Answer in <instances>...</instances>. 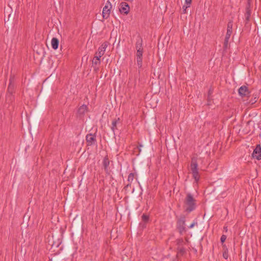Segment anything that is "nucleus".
I'll list each match as a JSON object with an SVG mask.
<instances>
[{
    "instance_id": "nucleus-1",
    "label": "nucleus",
    "mask_w": 261,
    "mask_h": 261,
    "mask_svg": "<svg viewBox=\"0 0 261 261\" xmlns=\"http://www.w3.org/2000/svg\"><path fill=\"white\" fill-rule=\"evenodd\" d=\"M81 222V216L76 215L72 222L71 238L76 249L78 248V245L81 244L82 239Z\"/></svg>"
},
{
    "instance_id": "nucleus-2",
    "label": "nucleus",
    "mask_w": 261,
    "mask_h": 261,
    "mask_svg": "<svg viewBox=\"0 0 261 261\" xmlns=\"http://www.w3.org/2000/svg\"><path fill=\"white\" fill-rule=\"evenodd\" d=\"M197 160V156H193L191 159V163L190 164V168L193 177L196 182H197L200 179V175L198 169Z\"/></svg>"
},
{
    "instance_id": "nucleus-3",
    "label": "nucleus",
    "mask_w": 261,
    "mask_h": 261,
    "mask_svg": "<svg viewBox=\"0 0 261 261\" xmlns=\"http://www.w3.org/2000/svg\"><path fill=\"white\" fill-rule=\"evenodd\" d=\"M185 204L187 206L186 211L190 213L194 211L196 208L195 200L192 195L188 193L185 198Z\"/></svg>"
},
{
    "instance_id": "nucleus-4",
    "label": "nucleus",
    "mask_w": 261,
    "mask_h": 261,
    "mask_svg": "<svg viewBox=\"0 0 261 261\" xmlns=\"http://www.w3.org/2000/svg\"><path fill=\"white\" fill-rule=\"evenodd\" d=\"M177 228L180 234H182L186 231V217L185 216H180L177 219Z\"/></svg>"
},
{
    "instance_id": "nucleus-5",
    "label": "nucleus",
    "mask_w": 261,
    "mask_h": 261,
    "mask_svg": "<svg viewBox=\"0 0 261 261\" xmlns=\"http://www.w3.org/2000/svg\"><path fill=\"white\" fill-rule=\"evenodd\" d=\"M232 27H233V22L230 20L228 22L227 27V32L225 37L224 46L225 48H226L228 45V43L229 42V40L230 37L232 33Z\"/></svg>"
},
{
    "instance_id": "nucleus-6",
    "label": "nucleus",
    "mask_w": 261,
    "mask_h": 261,
    "mask_svg": "<svg viewBox=\"0 0 261 261\" xmlns=\"http://www.w3.org/2000/svg\"><path fill=\"white\" fill-rule=\"evenodd\" d=\"M16 88V86L15 83V76L14 75H11L6 93L15 94Z\"/></svg>"
},
{
    "instance_id": "nucleus-7",
    "label": "nucleus",
    "mask_w": 261,
    "mask_h": 261,
    "mask_svg": "<svg viewBox=\"0 0 261 261\" xmlns=\"http://www.w3.org/2000/svg\"><path fill=\"white\" fill-rule=\"evenodd\" d=\"M63 236L62 235L59 236L58 234H55V236H52V240H49V244L54 247L57 248L62 243Z\"/></svg>"
},
{
    "instance_id": "nucleus-8",
    "label": "nucleus",
    "mask_w": 261,
    "mask_h": 261,
    "mask_svg": "<svg viewBox=\"0 0 261 261\" xmlns=\"http://www.w3.org/2000/svg\"><path fill=\"white\" fill-rule=\"evenodd\" d=\"M112 5L109 1H107L105 7L102 10V16L105 19H107L109 17L111 13Z\"/></svg>"
},
{
    "instance_id": "nucleus-9",
    "label": "nucleus",
    "mask_w": 261,
    "mask_h": 261,
    "mask_svg": "<svg viewBox=\"0 0 261 261\" xmlns=\"http://www.w3.org/2000/svg\"><path fill=\"white\" fill-rule=\"evenodd\" d=\"M130 10V7L126 2H122L120 4L119 11L121 14L127 15Z\"/></svg>"
},
{
    "instance_id": "nucleus-10",
    "label": "nucleus",
    "mask_w": 261,
    "mask_h": 261,
    "mask_svg": "<svg viewBox=\"0 0 261 261\" xmlns=\"http://www.w3.org/2000/svg\"><path fill=\"white\" fill-rule=\"evenodd\" d=\"M107 46V42L103 43L98 48V51L95 53V55L101 58L104 55Z\"/></svg>"
},
{
    "instance_id": "nucleus-11",
    "label": "nucleus",
    "mask_w": 261,
    "mask_h": 261,
    "mask_svg": "<svg viewBox=\"0 0 261 261\" xmlns=\"http://www.w3.org/2000/svg\"><path fill=\"white\" fill-rule=\"evenodd\" d=\"M238 92L242 97L248 96L250 93L248 87L246 86H242L240 87Z\"/></svg>"
},
{
    "instance_id": "nucleus-12",
    "label": "nucleus",
    "mask_w": 261,
    "mask_h": 261,
    "mask_svg": "<svg viewBox=\"0 0 261 261\" xmlns=\"http://www.w3.org/2000/svg\"><path fill=\"white\" fill-rule=\"evenodd\" d=\"M252 156L258 160L261 159V147L260 145H257L254 149L252 153Z\"/></svg>"
},
{
    "instance_id": "nucleus-13",
    "label": "nucleus",
    "mask_w": 261,
    "mask_h": 261,
    "mask_svg": "<svg viewBox=\"0 0 261 261\" xmlns=\"http://www.w3.org/2000/svg\"><path fill=\"white\" fill-rule=\"evenodd\" d=\"M41 95L40 99H41V103L40 106V110L42 111L44 109V101L47 95H48L49 91L45 92V90H41Z\"/></svg>"
},
{
    "instance_id": "nucleus-14",
    "label": "nucleus",
    "mask_w": 261,
    "mask_h": 261,
    "mask_svg": "<svg viewBox=\"0 0 261 261\" xmlns=\"http://www.w3.org/2000/svg\"><path fill=\"white\" fill-rule=\"evenodd\" d=\"M143 50H137L136 59L137 62V65L139 68H141L142 66V55Z\"/></svg>"
},
{
    "instance_id": "nucleus-15",
    "label": "nucleus",
    "mask_w": 261,
    "mask_h": 261,
    "mask_svg": "<svg viewBox=\"0 0 261 261\" xmlns=\"http://www.w3.org/2000/svg\"><path fill=\"white\" fill-rule=\"evenodd\" d=\"M86 141L88 145H92L96 142V137L93 134H88L86 136Z\"/></svg>"
},
{
    "instance_id": "nucleus-16",
    "label": "nucleus",
    "mask_w": 261,
    "mask_h": 261,
    "mask_svg": "<svg viewBox=\"0 0 261 261\" xmlns=\"http://www.w3.org/2000/svg\"><path fill=\"white\" fill-rule=\"evenodd\" d=\"M14 94L11 93H6V101L9 105H12L15 100V97Z\"/></svg>"
},
{
    "instance_id": "nucleus-17",
    "label": "nucleus",
    "mask_w": 261,
    "mask_h": 261,
    "mask_svg": "<svg viewBox=\"0 0 261 261\" xmlns=\"http://www.w3.org/2000/svg\"><path fill=\"white\" fill-rule=\"evenodd\" d=\"M15 16V13L12 12L10 14H9L8 18L7 20L5 19V23L8 25L9 27H11V24L12 20L14 19Z\"/></svg>"
},
{
    "instance_id": "nucleus-18",
    "label": "nucleus",
    "mask_w": 261,
    "mask_h": 261,
    "mask_svg": "<svg viewBox=\"0 0 261 261\" xmlns=\"http://www.w3.org/2000/svg\"><path fill=\"white\" fill-rule=\"evenodd\" d=\"M102 164L104 169L107 173L109 171V167L110 165V161L107 156H105L103 160Z\"/></svg>"
},
{
    "instance_id": "nucleus-19",
    "label": "nucleus",
    "mask_w": 261,
    "mask_h": 261,
    "mask_svg": "<svg viewBox=\"0 0 261 261\" xmlns=\"http://www.w3.org/2000/svg\"><path fill=\"white\" fill-rule=\"evenodd\" d=\"M251 14V11L249 6L246 7V13L245 14V21H246V23H248L250 21Z\"/></svg>"
},
{
    "instance_id": "nucleus-20",
    "label": "nucleus",
    "mask_w": 261,
    "mask_h": 261,
    "mask_svg": "<svg viewBox=\"0 0 261 261\" xmlns=\"http://www.w3.org/2000/svg\"><path fill=\"white\" fill-rule=\"evenodd\" d=\"M59 44V41L58 39L56 37H54L52 39L51 41V45L52 48L56 50L58 48Z\"/></svg>"
},
{
    "instance_id": "nucleus-21",
    "label": "nucleus",
    "mask_w": 261,
    "mask_h": 261,
    "mask_svg": "<svg viewBox=\"0 0 261 261\" xmlns=\"http://www.w3.org/2000/svg\"><path fill=\"white\" fill-rule=\"evenodd\" d=\"M142 40L141 39H138L136 43V48L137 50H143L142 47Z\"/></svg>"
},
{
    "instance_id": "nucleus-22",
    "label": "nucleus",
    "mask_w": 261,
    "mask_h": 261,
    "mask_svg": "<svg viewBox=\"0 0 261 261\" xmlns=\"http://www.w3.org/2000/svg\"><path fill=\"white\" fill-rule=\"evenodd\" d=\"M119 120L120 118H118L117 119L113 120L112 121L111 129L114 133L115 130L117 129V125L118 123Z\"/></svg>"
},
{
    "instance_id": "nucleus-23",
    "label": "nucleus",
    "mask_w": 261,
    "mask_h": 261,
    "mask_svg": "<svg viewBox=\"0 0 261 261\" xmlns=\"http://www.w3.org/2000/svg\"><path fill=\"white\" fill-rule=\"evenodd\" d=\"M64 251L66 254H69L72 253L71 247L69 244H66L65 246Z\"/></svg>"
},
{
    "instance_id": "nucleus-24",
    "label": "nucleus",
    "mask_w": 261,
    "mask_h": 261,
    "mask_svg": "<svg viewBox=\"0 0 261 261\" xmlns=\"http://www.w3.org/2000/svg\"><path fill=\"white\" fill-rule=\"evenodd\" d=\"M100 57H99L98 56L95 55L93 59V61H92L93 64L94 65L100 64Z\"/></svg>"
},
{
    "instance_id": "nucleus-25",
    "label": "nucleus",
    "mask_w": 261,
    "mask_h": 261,
    "mask_svg": "<svg viewBox=\"0 0 261 261\" xmlns=\"http://www.w3.org/2000/svg\"><path fill=\"white\" fill-rule=\"evenodd\" d=\"M257 98H258V96L256 94L255 96H253V98H252L251 99H250L249 100L247 101V103L253 105L256 102Z\"/></svg>"
},
{
    "instance_id": "nucleus-26",
    "label": "nucleus",
    "mask_w": 261,
    "mask_h": 261,
    "mask_svg": "<svg viewBox=\"0 0 261 261\" xmlns=\"http://www.w3.org/2000/svg\"><path fill=\"white\" fill-rule=\"evenodd\" d=\"M135 178V174L133 173H130L127 178V182L128 183L132 184L133 181L134 180Z\"/></svg>"
},
{
    "instance_id": "nucleus-27",
    "label": "nucleus",
    "mask_w": 261,
    "mask_h": 261,
    "mask_svg": "<svg viewBox=\"0 0 261 261\" xmlns=\"http://www.w3.org/2000/svg\"><path fill=\"white\" fill-rule=\"evenodd\" d=\"M56 77V74L52 73L49 76L45 79V81H48L49 82H52L54 80Z\"/></svg>"
},
{
    "instance_id": "nucleus-28",
    "label": "nucleus",
    "mask_w": 261,
    "mask_h": 261,
    "mask_svg": "<svg viewBox=\"0 0 261 261\" xmlns=\"http://www.w3.org/2000/svg\"><path fill=\"white\" fill-rule=\"evenodd\" d=\"M82 109V106L79 107L77 113H76V117L77 118H79L80 120L82 119V112H81V110Z\"/></svg>"
},
{
    "instance_id": "nucleus-29",
    "label": "nucleus",
    "mask_w": 261,
    "mask_h": 261,
    "mask_svg": "<svg viewBox=\"0 0 261 261\" xmlns=\"http://www.w3.org/2000/svg\"><path fill=\"white\" fill-rule=\"evenodd\" d=\"M177 250H178V252L181 254H184L186 252L185 249L182 247L179 246L177 248Z\"/></svg>"
},
{
    "instance_id": "nucleus-30",
    "label": "nucleus",
    "mask_w": 261,
    "mask_h": 261,
    "mask_svg": "<svg viewBox=\"0 0 261 261\" xmlns=\"http://www.w3.org/2000/svg\"><path fill=\"white\" fill-rule=\"evenodd\" d=\"M176 244L180 247V246L182 245V244L184 243V240L182 239H178L176 240Z\"/></svg>"
},
{
    "instance_id": "nucleus-31",
    "label": "nucleus",
    "mask_w": 261,
    "mask_h": 261,
    "mask_svg": "<svg viewBox=\"0 0 261 261\" xmlns=\"http://www.w3.org/2000/svg\"><path fill=\"white\" fill-rule=\"evenodd\" d=\"M223 257L225 259H226L228 258V250L227 249H226L223 252Z\"/></svg>"
},
{
    "instance_id": "nucleus-32",
    "label": "nucleus",
    "mask_w": 261,
    "mask_h": 261,
    "mask_svg": "<svg viewBox=\"0 0 261 261\" xmlns=\"http://www.w3.org/2000/svg\"><path fill=\"white\" fill-rule=\"evenodd\" d=\"M142 219L143 221H145V222H146L149 219V217L148 216L145 215V214H143L142 216Z\"/></svg>"
},
{
    "instance_id": "nucleus-33",
    "label": "nucleus",
    "mask_w": 261,
    "mask_h": 261,
    "mask_svg": "<svg viewBox=\"0 0 261 261\" xmlns=\"http://www.w3.org/2000/svg\"><path fill=\"white\" fill-rule=\"evenodd\" d=\"M191 2H192V0H185V3L186 4V8L190 7Z\"/></svg>"
},
{
    "instance_id": "nucleus-34",
    "label": "nucleus",
    "mask_w": 261,
    "mask_h": 261,
    "mask_svg": "<svg viewBox=\"0 0 261 261\" xmlns=\"http://www.w3.org/2000/svg\"><path fill=\"white\" fill-rule=\"evenodd\" d=\"M226 238H227L226 236L223 234L221 236V239H220L221 243H224L225 241Z\"/></svg>"
},
{
    "instance_id": "nucleus-35",
    "label": "nucleus",
    "mask_w": 261,
    "mask_h": 261,
    "mask_svg": "<svg viewBox=\"0 0 261 261\" xmlns=\"http://www.w3.org/2000/svg\"><path fill=\"white\" fill-rule=\"evenodd\" d=\"M131 184L130 183H128L124 187V189L126 191H128L129 189V188L131 187Z\"/></svg>"
},
{
    "instance_id": "nucleus-36",
    "label": "nucleus",
    "mask_w": 261,
    "mask_h": 261,
    "mask_svg": "<svg viewBox=\"0 0 261 261\" xmlns=\"http://www.w3.org/2000/svg\"><path fill=\"white\" fill-rule=\"evenodd\" d=\"M88 111L87 106L85 105H83V113L85 112Z\"/></svg>"
},
{
    "instance_id": "nucleus-37",
    "label": "nucleus",
    "mask_w": 261,
    "mask_h": 261,
    "mask_svg": "<svg viewBox=\"0 0 261 261\" xmlns=\"http://www.w3.org/2000/svg\"><path fill=\"white\" fill-rule=\"evenodd\" d=\"M197 223L196 221H194L189 226V228H192L195 225H197Z\"/></svg>"
},
{
    "instance_id": "nucleus-38",
    "label": "nucleus",
    "mask_w": 261,
    "mask_h": 261,
    "mask_svg": "<svg viewBox=\"0 0 261 261\" xmlns=\"http://www.w3.org/2000/svg\"><path fill=\"white\" fill-rule=\"evenodd\" d=\"M182 8H183V9H184V10H183V12H184V13H186V9H187V8H186V6H183V7H182Z\"/></svg>"
},
{
    "instance_id": "nucleus-39",
    "label": "nucleus",
    "mask_w": 261,
    "mask_h": 261,
    "mask_svg": "<svg viewBox=\"0 0 261 261\" xmlns=\"http://www.w3.org/2000/svg\"><path fill=\"white\" fill-rule=\"evenodd\" d=\"M223 229H224V230H225V232H227V230H228L227 226H224Z\"/></svg>"
},
{
    "instance_id": "nucleus-40",
    "label": "nucleus",
    "mask_w": 261,
    "mask_h": 261,
    "mask_svg": "<svg viewBox=\"0 0 261 261\" xmlns=\"http://www.w3.org/2000/svg\"><path fill=\"white\" fill-rule=\"evenodd\" d=\"M64 249L63 247H62L61 249L63 250Z\"/></svg>"
},
{
    "instance_id": "nucleus-41",
    "label": "nucleus",
    "mask_w": 261,
    "mask_h": 261,
    "mask_svg": "<svg viewBox=\"0 0 261 261\" xmlns=\"http://www.w3.org/2000/svg\"><path fill=\"white\" fill-rule=\"evenodd\" d=\"M60 48H61V50H62V45H61V46H60Z\"/></svg>"
}]
</instances>
